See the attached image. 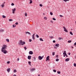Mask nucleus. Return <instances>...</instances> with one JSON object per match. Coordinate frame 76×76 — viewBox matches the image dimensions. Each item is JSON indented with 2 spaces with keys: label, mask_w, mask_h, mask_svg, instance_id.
Wrapping results in <instances>:
<instances>
[{
  "label": "nucleus",
  "mask_w": 76,
  "mask_h": 76,
  "mask_svg": "<svg viewBox=\"0 0 76 76\" xmlns=\"http://www.w3.org/2000/svg\"><path fill=\"white\" fill-rule=\"evenodd\" d=\"M15 24L16 25H18V22H16V23H15Z\"/></svg>",
  "instance_id": "obj_43"
},
{
  "label": "nucleus",
  "mask_w": 76,
  "mask_h": 76,
  "mask_svg": "<svg viewBox=\"0 0 76 76\" xmlns=\"http://www.w3.org/2000/svg\"><path fill=\"white\" fill-rule=\"evenodd\" d=\"M56 61H59V59H56Z\"/></svg>",
  "instance_id": "obj_29"
},
{
  "label": "nucleus",
  "mask_w": 76,
  "mask_h": 76,
  "mask_svg": "<svg viewBox=\"0 0 76 76\" xmlns=\"http://www.w3.org/2000/svg\"><path fill=\"white\" fill-rule=\"evenodd\" d=\"M34 36H35V33H34L32 36V39L34 40H35V37H34Z\"/></svg>",
  "instance_id": "obj_4"
},
{
  "label": "nucleus",
  "mask_w": 76,
  "mask_h": 76,
  "mask_svg": "<svg viewBox=\"0 0 76 76\" xmlns=\"http://www.w3.org/2000/svg\"><path fill=\"white\" fill-rule=\"evenodd\" d=\"M63 55H66V51H64V53H63Z\"/></svg>",
  "instance_id": "obj_12"
},
{
  "label": "nucleus",
  "mask_w": 76,
  "mask_h": 76,
  "mask_svg": "<svg viewBox=\"0 0 76 76\" xmlns=\"http://www.w3.org/2000/svg\"><path fill=\"white\" fill-rule=\"evenodd\" d=\"M53 43H55V42H56V41L55 40H53Z\"/></svg>",
  "instance_id": "obj_47"
},
{
  "label": "nucleus",
  "mask_w": 76,
  "mask_h": 76,
  "mask_svg": "<svg viewBox=\"0 0 76 76\" xmlns=\"http://www.w3.org/2000/svg\"><path fill=\"white\" fill-rule=\"evenodd\" d=\"M4 30L3 29H1V30H0V31L1 32H4Z\"/></svg>",
  "instance_id": "obj_14"
},
{
  "label": "nucleus",
  "mask_w": 76,
  "mask_h": 76,
  "mask_svg": "<svg viewBox=\"0 0 76 76\" xmlns=\"http://www.w3.org/2000/svg\"><path fill=\"white\" fill-rule=\"evenodd\" d=\"M61 73V72L59 71L57 72V73H58V74H60Z\"/></svg>",
  "instance_id": "obj_30"
},
{
  "label": "nucleus",
  "mask_w": 76,
  "mask_h": 76,
  "mask_svg": "<svg viewBox=\"0 0 76 76\" xmlns=\"http://www.w3.org/2000/svg\"><path fill=\"white\" fill-rule=\"evenodd\" d=\"M26 34H29V35H31V33H30L29 32H26Z\"/></svg>",
  "instance_id": "obj_16"
},
{
  "label": "nucleus",
  "mask_w": 76,
  "mask_h": 76,
  "mask_svg": "<svg viewBox=\"0 0 76 76\" xmlns=\"http://www.w3.org/2000/svg\"><path fill=\"white\" fill-rule=\"evenodd\" d=\"M64 1H69V0H63Z\"/></svg>",
  "instance_id": "obj_46"
},
{
  "label": "nucleus",
  "mask_w": 76,
  "mask_h": 76,
  "mask_svg": "<svg viewBox=\"0 0 76 76\" xmlns=\"http://www.w3.org/2000/svg\"><path fill=\"white\" fill-rule=\"evenodd\" d=\"M43 15H45V13H43Z\"/></svg>",
  "instance_id": "obj_60"
},
{
  "label": "nucleus",
  "mask_w": 76,
  "mask_h": 76,
  "mask_svg": "<svg viewBox=\"0 0 76 76\" xmlns=\"http://www.w3.org/2000/svg\"><path fill=\"white\" fill-rule=\"evenodd\" d=\"M7 71L8 72V73H9V72H10V68H9L7 69Z\"/></svg>",
  "instance_id": "obj_10"
},
{
  "label": "nucleus",
  "mask_w": 76,
  "mask_h": 76,
  "mask_svg": "<svg viewBox=\"0 0 76 76\" xmlns=\"http://www.w3.org/2000/svg\"><path fill=\"white\" fill-rule=\"evenodd\" d=\"M32 57V56H28V60H31V58Z\"/></svg>",
  "instance_id": "obj_6"
},
{
  "label": "nucleus",
  "mask_w": 76,
  "mask_h": 76,
  "mask_svg": "<svg viewBox=\"0 0 76 76\" xmlns=\"http://www.w3.org/2000/svg\"><path fill=\"white\" fill-rule=\"evenodd\" d=\"M12 27L13 28H15V27H16V25H12Z\"/></svg>",
  "instance_id": "obj_24"
},
{
  "label": "nucleus",
  "mask_w": 76,
  "mask_h": 76,
  "mask_svg": "<svg viewBox=\"0 0 76 76\" xmlns=\"http://www.w3.org/2000/svg\"><path fill=\"white\" fill-rule=\"evenodd\" d=\"M30 1V4H31V3H32V0H29Z\"/></svg>",
  "instance_id": "obj_20"
},
{
  "label": "nucleus",
  "mask_w": 76,
  "mask_h": 76,
  "mask_svg": "<svg viewBox=\"0 0 76 76\" xmlns=\"http://www.w3.org/2000/svg\"><path fill=\"white\" fill-rule=\"evenodd\" d=\"M5 3H6L5 2H4V3H3V4H5Z\"/></svg>",
  "instance_id": "obj_58"
},
{
  "label": "nucleus",
  "mask_w": 76,
  "mask_h": 76,
  "mask_svg": "<svg viewBox=\"0 0 76 76\" xmlns=\"http://www.w3.org/2000/svg\"><path fill=\"white\" fill-rule=\"evenodd\" d=\"M49 58H50V56H48L46 58V61H48V60H49V61L50 60H49Z\"/></svg>",
  "instance_id": "obj_5"
},
{
  "label": "nucleus",
  "mask_w": 76,
  "mask_h": 76,
  "mask_svg": "<svg viewBox=\"0 0 76 76\" xmlns=\"http://www.w3.org/2000/svg\"><path fill=\"white\" fill-rule=\"evenodd\" d=\"M10 61H8L7 62V63L8 64H10Z\"/></svg>",
  "instance_id": "obj_45"
},
{
  "label": "nucleus",
  "mask_w": 76,
  "mask_h": 76,
  "mask_svg": "<svg viewBox=\"0 0 76 76\" xmlns=\"http://www.w3.org/2000/svg\"><path fill=\"white\" fill-rule=\"evenodd\" d=\"M65 56H66V57H68V56H67L66 54V55H65Z\"/></svg>",
  "instance_id": "obj_52"
},
{
  "label": "nucleus",
  "mask_w": 76,
  "mask_h": 76,
  "mask_svg": "<svg viewBox=\"0 0 76 76\" xmlns=\"http://www.w3.org/2000/svg\"><path fill=\"white\" fill-rule=\"evenodd\" d=\"M36 37L37 38H39V36L37 34H36Z\"/></svg>",
  "instance_id": "obj_36"
},
{
  "label": "nucleus",
  "mask_w": 76,
  "mask_h": 76,
  "mask_svg": "<svg viewBox=\"0 0 76 76\" xmlns=\"http://www.w3.org/2000/svg\"><path fill=\"white\" fill-rule=\"evenodd\" d=\"M72 42V41L71 40H69L68 41V42L69 43H70V42Z\"/></svg>",
  "instance_id": "obj_27"
},
{
  "label": "nucleus",
  "mask_w": 76,
  "mask_h": 76,
  "mask_svg": "<svg viewBox=\"0 0 76 76\" xmlns=\"http://www.w3.org/2000/svg\"><path fill=\"white\" fill-rule=\"evenodd\" d=\"M69 58H67L65 59L66 61H69Z\"/></svg>",
  "instance_id": "obj_13"
},
{
  "label": "nucleus",
  "mask_w": 76,
  "mask_h": 76,
  "mask_svg": "<svg viewBox=\"0 0 76 76\" xmlns=\"http://www.w3.org/2000/svg\"><path fill=\"white\" fill-rule=\"evenodd\" d=\"M50 22H51V23H53V21L52 20H51Z\"/></svg>",
  "instance_id": "obj_51"
},
{
  "label": "nucleus",
  "mask_w": 76,
  "mask_h": 76,
  "mask_svg": "<svg viewBox=\"0 0 76 76\" xmlns=\"http://www.w3.org/2000/svg\"><path fill=\"white\" fill-rule=\"evenodd\" d=\"M52 55H53V56H54L55 55V52H53Z\"/></svg>",
  "instance_id": "obj_28"
},
{
  "label": "nucleus",
  "mask_w": 76,
  "mask_h": 76,
  "mask_svg": "<svg viewBox=\"0 0 76 76\" xmlns=\"http://www.w3.org/2000/svg\"><path fill=\"white\" fill-rule=\"evenodd\" d=\"M28 63L30 66H31V61H29L28 62Z\"/></svg>",
  "instance_id": "obj_18"
},
{
  "label": "nucleus",
  "mask_w": 76,
  "mask_h": 76,
  "mask_svg": "<svg viewBox=\"0 0 76 76\" xmlns=\"http://www.w3.org/2000/svg\"><path fill=\"white\" fill-rule=\"evenodd\" d=\"M12 11L15 12V10H16V8H14L12 10Z\"/></svg>",
  "instance_id": "obj_19"
},
{
  "label": "nucleus",
  "mask_w": 76,
  "mask_h": 76,
  "mask_svg": "<svg viewBox=\"0 0 76 76\" xmlns=\"http://www.w3.org/2000/svg\"><path fill=\"white\" fill-rule=\"evenodd\" d=\"M39 40H40L41 41H44V40H43V39H42V38H40Z\"/></svg>",
  "instance_id": "obj_17"
},
{
  "label": "nucleus",
  "mask_w": 76,
  "mask_h": 76,
  "mask_svg": "<svg viewBox=\"0 0 76 76\" xmlns=\"http://www.w3.org/2000/svg\"><path fill=\"white\" fill-rule=\"evenodd\" d=\"M68 54L69 55H70V53H68Z\"/></svg>",
  "instance_id": "obj_54"
},
{
  "label": "nucleus",
  "mask_w": 76,
  "mask_h": 76,
  "mask_svg": "<svg viewBox=\"0 0 76 76\" xmlns=\"http://www.w3.org/2000/svg\"><path fill=\"white\" fill-rule=\"evenodd\" d=\"M2 17L3 18H6V17L4 15H3Z\"/></svg>",
  "instance_id": "obj_22"
},
{
  "label": "nucleus",
  "mask_w": 76,
  "mask_h": 76,
  "mask_svg": "<svg viewBox=\"0 0 76 76\" xmlns=\"http://www.w3.org/2000/svg\"><path fill=\"white\" fill-rule=\"evenodd\" d=\"M54 47L55 48H57V47H56V46Z\"/></svg>",
  "instance_id": "obj_57"
},
{
  "label": "nucleus",
  "mask_w": 76,
  "mask_h": 76,
  "mask_svg": "<svg viewBox=\"0 0 76 76\" xmlns=\"http://www.w3.org/2000/svg\"><path fill=\"white\" fill-rule=\"evenodd\" d=\"M38 59L40 60H42V56H39L38 58Z\"/></svg>",
  "instance_id": "obj_9"
},
{
  "label": "nucleus",
  "mask_w": 76,
  "mask_h": 76,
  "mask_svg": "<svg viewBox=\"0 0 76 76\" xmlns=\"http://www.w3.org/2000/svg\"><path fill=\"white\" fill-rule=\"evenodd\" d=\"M25 16H27V13H25Z\"/></svg>",
  "instance_id": "obj_39"
},
{
  "label": "nucleus",
  "mask_w": 76,
  "mask_h": 76,
  "mask_svg": "<svg viewBox=\"0 0 76 76\" xmlns=\"http://www.w3.org/2000/svg\"><path fill=\"white\" fill-rule=\"evenodd\" d=\"M65 56H66V55H64L63 56L64 57Z\"/></svg>",
  "instance_id": "obj_55"
},
{
  "label": "nucleus",
  "mask_w": 76,
  "mask_h": 76,
  "mask_svg": "<svg viewBox=\"0 0 76 76\" xmlns=\"http://www.w3.org/2000/svg\"><path fill=\"white\" fill-rule=\"evenodd\" d=\"M50 14L51 15H53V13L51 12H50Z\"/></svg>",
  "instance_id": "obj_34"
},
{
  "label": "nucleus",
  "mask_w": 76,
  "mask_h": 76,
  "mask_svg": "<svg viewBox=\"0 0 76 76\" xmlns=\"http://www.w3.org/2000/svg\"><path fill=\"white\" fill-rule=\"evenodd\" d=\"M60 17H61V18H63V15H60Z\"/></svg>",
  "instance_id": "obj_42"
},
{
  "label": "nucleus",
  "mask_w": 76,
  "mask_h": 76,
  "mask_svg": "<svg viewBox=\"0 0 76 76\" xmlns=\"http://www.w3.org/2000/svg\"><path fill=\"white\" fill-rule=\"evenodd\" d=\"M11 5L12 6H14V5H15V4H13V3H12L11 4Z\"/></svg>",
  "instance_id": "obj_40"
},
{
  "label": "nucleus",
  "mask_w": 76,
  "mask_h": 76,
  "mask_svg": "<svg viewBox=\"0 0 76 76\" xmlns=\"http://www.w3.org/2000/svg\"><path fill=\"white\" fill-rule=\"evenodd\" d=\"M44 19L45 20H47V18L46 17H44Z\"/></svg>",
  "instance_id": "obj_23"
},
{
  "label": "nucleus",
  "mask_w": 76,
  "mask_h": 76,
  "mask_svg": "<svg viewBox=\"0 0 76 76\" xmlns=\"http://www.w3.org/2000/svg\"><path fill=\"white\" fill-rule=\"evenodd\" d=\"M50 38L52 39V38H53V36H50Z\"/></svg>",
  "instance_id": "obj_48"
},
{
  "label": "nucleus",
  "mask_w": 76,
  "mask_h": 76,
  "mask_svg": "<svg viewBox=\"0 0 76 76\" xmlns=\"http://www.w3.org/2000/svg\"><path fill=\"white\" fill-rule=\"evenodd\" d=\"M6 41H7V42H9V39H6Z\"/></svg>",
  "instance_id": "obj_21"
},
{
  "label": "nucleus",
  "mask_w": 76,
  "mask_h": 76,
  "mask_svg": "<svg viewBox=\"0 0 76 76\" xmlns=\"http://www.w3.org/2000/svg\"><path fill=\"white\" fill-rule=\"evenodd\" d=\"M53 71L54 72H56V70H55V69H53Z\"/></svg>",
  "instance_id": "obj_44"
},
{
  "label": "nucleus",
  "mask_w": 76,
  "mask_h": 76,
  "mask_svg": "<svg viewBox=\"0 0 76 76\" xmlns=\"http://www.w3.org/2000/svg\"><path fill=\"white\" fill-rule=\"evenodd\" d=\"M63 39V38L62 37H59V40H61V39Z\"/></svg>",
  "instance_id": "obj_26"
},
{
  "label": "nucleus",
  "mask_w": 76,
  "mask_h": 76,
  "mask_svg": "<svg viewBox=\"0 0 76 76\" xmlns=\"http://www.w3.org/2000/svg\"><path fill=\"white\" fill-rule=\"evenodd\" d=\"M71 48H73V47L71 46Z\"/></svg>",
  "instance_id": "obj_59"
},
{
  "label": "nucleus",
  "mask_w": 76,
  "mask_h": 76,
  "mask_svg": "<svg viewBox=\"0 0 76 76\" xmlns=\"http://www.w3.org/2000/svg\"><path fill=\"white\" fill-rule=\"evenodd\" d=\"M38 76H39V75H38Z\"/></svg>",
  "instance_id": "obj_63"
},
{
  "label": "nucleus",
  "mask_w": 76,
  "mask_h": 76,
  "mask_svg": "<svg viewBox=\"0 0 76 76\" xmlns=\"http://www.w3.org/2000/svg\"><path fill=\"white\" fill-rule=\"evenodd\" d=\"M29 54H30L32 55V54H33V52L32 51H30L29 52Z\"/></svg>",
  "instance_id": "obj_8"
},
{
  "label": "nucleus",
  "mask_w": 76,
  "mask_h": 76,
  "mask_svg": "<svg viewBox=\"0 0 76 76\" xmlns=\"http://www.w3.org/2000/svg\"><path fill=\"white\" fill-rule=\"evenodd\" d=\"M14 76H16V75L15 74L14 75Z\"/></svg>",
  "instance_id": "obj_62"
},
{
  "label": "nucleus",
  "mask_w": 76,
  "mask_h": 76,
  "mask_svg": "<svg viewBox=\"0 0 76 76\" xmlns=\"http://www.w3.org/2000/svg\"><path fill=\"white\" fill-rule=\"evenodd\" d=\"M39 6L40 7H42V4H40Z\"/></svg>",
  "instance_id": "obj_38"
},
{
  "label": "nucleus",
  "mask_w": 76,
  "mask_h": 76,
  "mask_svg": "<svg viewBox=\"0 0 76 76\" xmlns=\"http://www.w3.org/2000/svg\"><path fill=\"white\" fill-rule=\"evenodd\" d=\"M42 58H43L44 57V56H42Z\"/></svg>",
  "instance_id": "obj_61"
},
{
  "label": "nucleus",
  "mask_w": 76,
  "mask_h": 76,
  "mask_svg": "<svg viewBox=\"0 0 76 76\" xmlns=\"http://www.w3.org/2000/svg\"><path fill=\"white\" fill-rule=\"evenodd\" d=\"M55 46H56V47H59V44H56Z\"/></svg>",
  "instance_id": "obj_15"
},
{
  "label": "nucleus",
  "mask_w": 76,
  "mask_h": 76,
  "mask_svg": "<svg viewBox=\"0 0 76 76\" xmlns=\"http://www.w3.org/2000/svg\"><path fill=\"white\" fill-rule=\"evenodd\" d=\"M56 57H57V58H58V56L57 55L56 56Z\"/></svg>",
  "instance_id": "obj_49"
},
{
  "label": "nucleus",
  "mask_w": 76,
  "mask_h": 76,
  "mask_svg": "<svg viewBox=\"0 0 76 76\" xmlns=\"http://www.w3.org/2000/svg\"><path fill=\"white\" fill-rule=\"evenodd\" d=\"M53 20H56V19L54 18H53Z\"/></svg>",
  "instance_id": "obj_37"
},
{
  "label": "nucleus",
  "mask_w": 76,
  "mask_h": 76,
  "mask_svg": "<svg viewBox=\"0 0 76 76\" xmlns=\"http://www.w3.org/2000/svg\"><path fill=\"white\" fill-rule=\"evenodd\" d=\"M24 48L25 50H26V49H27V48H26V46H25L24 47Z\"/></svg>",
  "instance_id": "obj_31"
},
{
  "label": "nucleus",
  "mask_w": 76,
  "mask_h": 76,
  "mask_svg": "<svg viewBox=\"0 0 76 76\" xmlns=\"http://www.w3.org/2000/svg\"><path fill=\"white\" fill-rule=\"evenodd\" d=\"M63 28L64 29V31H65V32H68V31H67V29H66V28L65 27H63Z\"/></svg>",
  "instance_id": "obj_3"
},
{
  "label": "nucleus",
  "mask_w": 76,
  "mask_h": 76,
  "mask_svg": "<svg viewBox=\"0 0 76 76\" xmlns=\"http://www.w3.org/2000/svg\"><path fill=\"white\" fill-rule=\"evenodd\" d=\"M1 7H4V4L3 3L2 4H1Z\"/></svg>",
  "instance_id": "obj_11"
},
{
  "label": "nucleus",
  "mask_w": 76,
  "mask_h": 76,
  "mask_svg": "<svg viewBox=\"0 0 76 76\" xmlns=\"http://www.w3.org/2000/svg\"><path fill=\"white\" fill-rule=\"evenodd\" d=\"M29 42H31L32 41V39H29Z\"/></svg>",
  "instance_id": "obj_41"
},
{
  "label": "nucleus",
  "mask_w": 76,
  "mask_h": 76,
  "mask_svg": "<svg viewBox=\"0 0 76 76\" xmlns=\"http://www.w3.org/2000/svg\"><path fill=\"white\" fill-rule=\"evenodd\" d=\"M74 45H76V42L74 43Z\"/></svg>",
  "instance_id": "obj_53"
},
{
  "label": "nucleus",
  "mask_w": 76,
  "mask_h": 76,
  "mask_svg": "<svg viewBox=\"0 0 76 76\" xmlns=\"http://www.w3.org/2000/svg\"><path fill=\"white\" fill-rule=\"evenodd\" d=\"M17 72V71H16V70L15 69L14 70V73H15V72Z\"/></svg>",
  "instance_id": "obj_35"
},
{
  "label": "nucleus",
  "mask_w": 76,
  "mask_h": 76,
  "mask_svg": "<svg viewBox=\"0 0 76 76\" xmlns=\"http://www.w3.org/2000/svg\"><path fill=\"white\" fill-rule=\"evenodd\" d=\"M70 34L71 35H73V33H72V32L70 31Z\"/></svg>",
  "instance_id": "obj_25"
},
{
  "label": "nucleus",
  "mask_w": 76,
  "mask_h": 76,
  "mask_svg": "<svg viewBox=\"0 0 76 76\" xmlns=\"http://www.w3.org/2000/svg\"><path fill=\"white\" fill-rule=\"evenodd\" d=\"M9 21H10V22H11V21H13V20L12 19H10L9 20Z\"/></svg>",
  "instance_id": "obj_33"
},
{
  "label": "nucleus",
  "mask_w": 76,
  "mask_h": 76,
  "mask_svg": "<svg viewBox=\"0 0 76 76\" xmlns=\"http://www.w3.org/2000/svg\"><path fill=\"white\" fill-rule=\"evenodd\" d=\"M74 66L75 67H76V63L74 64Z\"/></svg>",
  "instance_id": "obj_32"
},
{
  "label": "nucleus",
  "mask_w": 76,
  "mask_h": 76,
  "mask_svg": "<svg viewBox=\"0 0 76 76\" xmlns=\"http://www.w3.org/2000/svg\"><path fill=\"white\" fill-rule=\"evenodd\" d=\"M31 71V72H34V70H35V68H31L30 69Z\"/></svg>",
  "instance_id": "obj_7"
},
{
  "label": "nucleus",
  "mask_w": 76,
  "mask_h": 76,
  "mask_svg": "<svg viewBox=\"0 0 76 76\" xmlns=\"http://www.w3.org/2000/svg\"><path fill=\"white\" fill-rule=\"evenodd\" d=\"M17 61H19V58H18Z\"/></svg>",
  "instance_id": "obj_50"
},
{
  "label": "nucleus",
  "mask_w": 76,
  "mask_h": 76,
  "mask_svg": "<svg viewBox=\"0 0 76 76\" xmlns=\"http://www.w3.org/2000/svg\"><path fill=\"white\" fill-rule=\"evenodd\" d=\"M7 45H4L2 47V48L1 49V50L2 53H3L4 54H6L8 52L6 50V49H7Z\"/></svg>",
  "instance_id": "obj_1"
},
{
  "label": "nucleus",
  "mask_w": 76,
  "mask_h": 76,
  "mask_svg": "<svg viewBox=\"0 0 76 76\" xmlns=\"http://www.w3.org/2000/svg\"><path fill=\"white\" fill-rule=\"evenodd\" d=\"M15 11H13V12H12L13 13H15Z\"/></svg>",
  "instance_id": "obj_56"
},
{
  "label": "nucleus",
  "mask_w": 76,
  "mask_h": 76,
  "mask_svg": "<svg viewBox=\"0 0 76 76\" xmlns=\"http://www.w3.org/2000/svg\"><path fill=\"white\" fill-rule=\"evenodd\" d=\"M19 45H23L24 44H25V42H23L22 40H20V42L19 43Z\"/></svg>",
  "instance_id": "obj_2"
}]
</instances>
